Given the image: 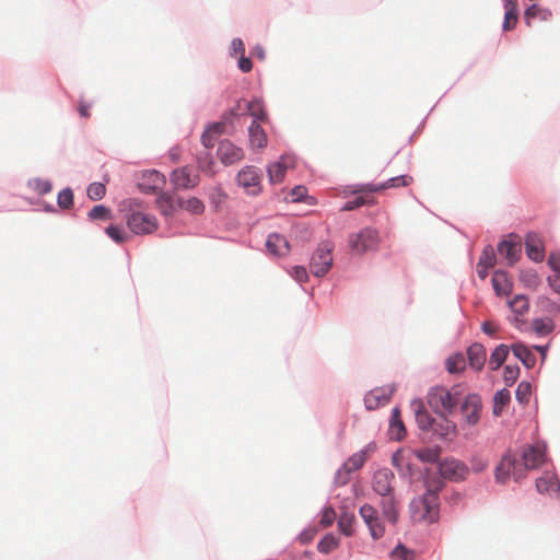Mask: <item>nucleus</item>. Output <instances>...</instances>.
Segmentation results:
<instances>
[{"mask_svg":"<svg viewBox=\"0 0 560 560\" xmlns=\"http://www.w3.org/2000/svg\"><path fill=\"white\" fill-rule=\"evenodd\" d=\"M436 474L445 483L463 482L469 475V466L454 456H445L439 463Z\"/></svg>","mask_w":560,"mask_h":560,"instance_id":"1","label":"nucleus"},{"mask_svg":"<svg viewBox=\"0 0 560 560\" xmlns=\"http://www.w3.org/2000/svg\"><path fill=\"white\" fill-rule=\"evenodd\" d=\"M381 243L378 231L372 226H364L357 233L348 236L350 249L357 254H364L371 250H377Z\"/></svg>","mask_w":560,"mask_h":560,"instance_id":"2","label":"nucleus"},{"mask_svg":"<svg viewBox=\"0 0 560 560\" xmlns=\"http://www.w3.org/2000/svg\"><path fill=\"white\" fill-rule=\"evenodd\" d=\"M332 250L334 245L330 242L319 243L310 260L311 272L314 277L323 278L328 273L332 266Z\"/></svg>","mask_w":560,"mask_h":560,"instance_id":"3","label":"nucleus"},{"mask_svg":"<svg viewBox=\"0 0 560 560\" xmlns=\"http://www.w3.org/2000/svg\"><path fill=\"white\" fill-rule=\"evenodd\" d=\"M428 404L438 416H451L455 412V404L451 394L443 386H433L428 392Z\"/></svg>","mask_w":560,"mask_h":560,"instance_id":"4","label":"nucleus"},{"mask_svg":"<svg viewBox=\"0 0 560 560\" xmlns=\"http://www.w3.org/2000/svg\"><path fill=\"white\" fill-rule=\"evenodd\" d=\"M441 420L435 419V424L429 431L428 435L422 438V443H433L435 441L451 442L458 435L457 424L450 420L448 416H439Z\"/></svg>","mask_w":560,"mask_h":560,"instance_id":"5","label":"nucleus"},{"mask_svg":"<svg viewBox=\"0 0 560 560\" xmlns=\"http://www.w3.org/2000/svg\"><path fill=\"white\" fill-rule=\"evenodd\" d=\"M498 254L506 260L508 267H513L522 256L521 237L515 232L505 234L497 244Z\"/></svg>","mask_w":560,"mask_h":560,"instance_id":"6","label":"nucleus"},{"mask_svg":"<svg viewBox=\"0 0 560 560\" xmlns=\"http://www.w3.org/2000/svg\"><path fill=\"white\" fill-rule=\"evenodd\" d=\"M126 223L128 229L136 235L151 234L159 228V221L155 215L136 210L126 215Z\"/></svg>","mask_w":560,"mask_h":560,"instance_id":"7","label":"nucleus"},{"mask_svg":"<svg viewBox=\"0 0 560 560\" xmlns=\"http://www.w3.org/2000/svg\"><path fill=\"white\" fill-rule=\"evenodd\" d=\"M261 171L253 165L244 166L235 176L236 184L250 196H257L261 192Z\"/></svg>","mask_w":560,"mask_h":560,"instance_id":"8","label":"nucleus"},{"mask_svg":"<svg viewBox=\"0 0 560 560\" xmlns=\"http://www.w3.org/2000/svg\"><path fill=\"white\" fill-rule=\"evenodd\" d=\"M359 515L366 525L373 540L382 538L385 534V526L378 511L370 503H364L359 509Z\"/></svg>","mask_w":560,"mask_h":560,"instance_id":"9","label":"nucleus"},{"mask_svg":"<svg viewBox=\"0 0 560 560\" xmlns=\"http://www.w3.org/2000/svg\"><path fill=\"white\" fill-rule=\"evenodd\" d=\"M395 474L388 467H381L376 469L371 478V488L373 492L380 497H385L395 492L393 481Z\"/></svg>","mask_w":560,"mask_h":560,"instance_id":"10","label":"nucleus"},{"mask_svg":"<svg viewBox=\"0 0 560 560\" xmlns=\"http://www.w3.org/2000/svg\"><path fill=\"white\" fill-rule=\"evenodd\" d=\"M459 409L464 415L465 421L469 427L476 425L480 421L482 410V399L478 393H469L462 401Z\"/></svg>","mask_w":560,"mask_h":560,"instance_id":"11","label":"nucleus"},{"mask_svg":"<svg viewBox=\"0 0 560 560\" xmlns=\"http://www.w3.org/2000/svg\"><path fill=\"white\" fill-rule=\"evenodd\" d=\"M521 460L527 468L538 469L547 462V444L545 441L535 442L525 447Z\"/></svg>","mask_w":560,"mask_h":560,"instance_id":"12","label":"nucleus"},{"mask_svg":"<svg viewBox=\"0 0 560 560\" xmlns=\"http://www.w3.org/2000/svg\"><path fill=\"white\" fill-rule=\"evenodd\" d=\"M166 183L165 175L158 170H145L141 172L138 189L145 195L159 194L158 190Z\"/></svg>","mask_w":560,"mask_h":560,"instance_id":"13","label":"nucleus"},{"mask_svg":"<svg viewBox=\"0 0 560 560\" xmlns=\"http://www.w3.org/2000/svg\"><path fill=\"white\" fill-rule=\"evenodd\" d=\"M411 408L415 412L417 427L420 430L419 439L422 441V438L428 435L435 424V418L427 410L421 398L412 399Z\"/></svg>","mask_w":560,"mask_h":560,"instance_id":"14","label":"nucleus"},{"mask_svg":"<svg viewBox=\"0 0 560 560\" xmlns=\"http://www.w3.org/2000/svg\"><path fill=\"white\" fill-rule=\"evenodd\" d=\"M217 156L224 166H230L244 159V150L229 139H222L218 143Z\"/></svg>","mask_w":560,"mask_h":560,"instance_id":"15","label":"nucleus"},{"mask_svg":"<svg viewBox=\"0 0 560 560\" xmlns=\"http://www.w3.org/2000/svg\"><path fill=\"white\" fill-rule=\"evenodd\" d=\"M420 479L424 487L422 495L440 500V494L446 488V483L436 474H433L430 467L423 468Z\"/></svg>","mask_w":560,"mask_h":560,"instance_id":"16","label":"nucleus"},{"mask_svg":"<svg viewBox=\"0 0 560 560\" xmlns=\"http://www.w3.org/2000/svg\"><path fill=\"white\" fill-rule=\"evenodd\" d=\"M396 390V385L392 384L386 392L384 387H375L364 396V406L366 410H375L380 406L387 404Z\"/></svg>","mask_w":560,"mask_h":560,"instance_id":"17","label":"nucleus"},{"mask_svg":"<svg viewBox=\"0 0 560 560\" xmlns=\"http://www.w3.org/2000/svg\"><path fill=\"white\" fill-rule=\"evenodd\" d=\"M525 253L528 259L534 262H541L545 259V246L539 235L529 231L524 238Z\"/></svg>","mask_w":560,"mask_h":560,"instance_id":"18","label":"nucleus"},{"mask_svg":"<svg viewBox=\"0 0 560 560\" xmlns=\"http://www.w3.org/2000/svg\"><path fill=\"white\" fill-rule=\"evenodd\" d=\"M491 285L494 294L499 298L508 296L512 293L513 281L509 272L504 269H495L492 273Z\"/></svg>","mask_w":560,"mask_h":560,"instance_id":"19","label":"nucleus"},{"mask_svg":"<svg viewBox=\"0 0 560 560\" xmlns=\"http://www.w3.org/2000/svg\"><path fill=\"white\" fill-rule=\"evenodd\" d=\"M422 513L418 516V522H428L429 524H435L440 520V500L420 495Z\"/></svg>","mask_w":560,"mask_h":560,"instance_id":"20","label":"nucleus"},{"mask_svg":"<svg viewBox=\"0 0 560 560\" xmlns=\"http://www.w3.org/2000/svg\"><path fill=\"white\" fill-rule=\"evenodd\" d=\"M267 252L276 257L284 256L290 252V242L280 233L268 234L265 243Z\"/></svg>","mask_w":560,"mask_h":560,"instance_id":"21","label":"nucleus"},{"mask_svg":"<svg viewBox=\"0 0 560 560\" xmlns=\"http://www.w3.org/2000/svg\"><path fill=\"white\" fill-rule=\"evenodd\" d=\"M467 361L470 369L475 372H481L487 361V350L480 342H472L466 351Z\"/></svg>","mask_w":560,"mask_h":560,"instance_id":"22","label":"nucleus"},{"mask_svg":"<svg viewBox=\"0 0 560 560\" xmlns=\"http://www.w3.org/2000/svg\"><path fill=\"white\" fill-rule=\"evenodd\" d=\"M516 456L508 450L501 457L500 463L494 468V480L499 485H505L512 476L511 467L515 466Z\"/></svg>","mask_w":560,"mask_h":560,"instance_id":"23","label":"nucleus"},{"mask_svg":"<svg viewBox=\"0 0 560 560\" xmlns=\"http://www.w3.org/2000/svg\"><path fill=\"white\" fill-rule=\"evenodd\" d=\"M388 435L390 440L396 442H401L407 436V429L398 406H395L390 411Z\"/></svg>","mask_w":560,"mask_h":560,"instance_id":"24","label":"nucleus"},{"mask_svg":"<svg viewBox=\"0 0 560 560\" xmlns=\"http://www.w3.org/2000/svg\"><path fill=\"white\" fill-rule=\"evenodd\" d=\"M535 486L540 494L555 492L557 498L560 497V481L555 472L546 470L536 479Z\"/></svg>","mask_w":560,"mask_h":560,"instance_id":"25","label":"nucleus"},{"mask_svg":"<svg viewBox=\"0 0 560 560\" xmlns=\"http://www.w3.org/2000/svg\"><path fill=\"white\" fill-rule=\"evenodd\" d=\"M380 506L382 509L383 516L392 524L396 525L399 521V510H398V499L396 497V491L387 494L385 497H381Z\"/></svg>","mask_w":560,"mask_h":560,"instance_id":"26","label":"nucleus"},{"mask_svg":"<svg viewBox=\"0 0 560 560\" xmlns=\"http://www.w3.org/2000/svg\"><path fill=\"white\" fill-rule=\"evenodd\" d=\"M510 310L516 315L512 320L513 325L518 329L523 330V320H520L517 316H523L529 310V301L526 294L518 293L513 296L512 300L508 301Z\"/></svg>","mask_w":560,"mask_h":560,"instance_id":"27","label":"nucleus"},{"mask_svg":"<svg viewBox=\"0 0 560 560\" xmlns=\"http://www.w3.org/2000/svg\"><path fill=\"white\" fill-rule=\"evenodd\" d=\"M513 355L523 364L527 370H530L536 364V357L533 353L532 347L524 341H516L511 345Z\"/></svg>","mask_w":560,"mask_h":560,"instance_id":"28","label":"nucleus"},{"mask_svg":"<svg viewBox=\"0 0 560 560\" xmlns=\"http://www.w3.org/2000/svg\"><path fill=\"white\" fill-rule=\"evenodd\" d=\"M390 460H392V465L394 466V468L398 471L400 479H402V480L408 479L411 482L412 478L417 474V468L410 462L404 463L401 448L396 450L392 454Z\"/></svg>","mask_w":560,"mask_h":560,"instance_id":"29","label":"nucleus"},{"mask_svg":"<svg viewBox=\"0 0 560 560\" xmlns=\"http://www.w3.org/2000/svg\"><path fill=\"white\" fill-rule=\"evenodd\" d=\"M287 154H281L277 162H273L267 166V175L271 185L281 183L284 179L285 171L288 168H294V163L287 164Z\"/></svg>","mask_w":560,"mask_h":560,"instance_id":"30","label":"nucleus"},{"mask_svg":"<svg viewBox=\"0 0 560 560\" xmlns=\"http://www.w3.org/2000/svg\"><path fill=\"white\" fill-rule=\"evenodd\" d=\"M442 452L443 448L439 444L412 450L413 456L417 457V459H419L421 463L435 465L436 467L443 458L441 457Z\"/></svg>","mask_w":560,"mask_h":560,"instance_id":"31","label":"nucleus"},{"mask_svg":"<svg viewBox=\"0 0 560 560\" xmlns=\"http://www.w3.org/2000/svg\"><path fill=\"white\" fill-rule=\"evenodd\" d=\"M170 180L174 188L172 190L191 189L197 185V182L191 178V174L187 167L173 170L170 175Z\"/></svg>","mask_w":560,"mask_h":560,"instance_id":"32","label":"nucleus"},{"mask_svg":"<svg viewBox=\"0 0 560 560\" xmlns=\"http://www.w3.org/2000/svg\"><path fill=\"white\" fill-rule=\"evenodd\" d=\"M244 114L252 117L250 124L256 122L260 125V122H264L268 119L265 104L259 97H253L249 102L245 103Z\"/></svg>","mask_w":560,"mask_h":560,"instance_id":"33","label":"nucleus"},{"mask_svg":"<svg viewBox=\"0 0 560 560\" xmlns=\"http://www.w3.org/2000/svg\"><path fill=\"white\" fill-rule=\"evenodd\" d=\"M155 205L158 209L160 210L161 214L165 219H171L175 215L177 212L173 201H172V194L167 190H161L155 198Z\"/></svg>","mask_w":560,"mask_h":560,"instance_id":"34","label":"nucleus"},{"mask_svg":"<svg viewBox=\"0 0 560 560\" xmlns=\"http://www.w3.org/2000/svg\"><path fill=\"white\" fill-rule=\"evenodd\" d=\"M355 523L357 517L354 513L349 512L347 509H342L337 520V527L339 533L345 537L353 536Z\"/></svg>","mask_w":560,"mask_h":560,"instance_id":"35","label":"nucleus"},{"mask_svg":"<svg viewBox=\"0 0 560 560\" xmlns=\"http://www.w3.org/2000/svg\"><path fill=\"white\" fill-rule=\"evenodd\" d=\"M552 16V11L549 8H544L539 3H532L524 10V22L527 26L530 21L539 19L540 21H549Z\"/></svg>","mask_w":560,"mask_h":560,"instance_id":"36","label":"nucleus"},{"mask_svg":"<svg viewBox=\"0 0 560 560\" xmlns=\"http://www.w3.org/2000/svg\"><path fill=\"white\" fill-rule=\"evenodd\" d=\"M248 140L252 149H264L267 147V135L259 124H250L248 126Z\"/></svg>","mask_w":560,"mask_h":560,"instance_id":"37","label":"nucleus"},{"mask_svg":"<svg viewBox=\"0 0 560 560\" xmlns=\"http://www.w3.org/2000/svg\"><path fill=\"white\" fill-rule=\"evenodd\" d=\"M511 351V345H498L490 353L489 369L491 371H498L501 368V365L508 360Z\"/></svg>","mask_w":560,"mask_h":560,"instance_id":"38","label":"nucleus"},{"mask_svg":"<svg viewBox=\"0 0 560 560\" xmlns=\"http://www.w3.org/2000/svg\"><path fill=\"white\" fill-rule=\"evenodd\" d=\"M511 399V392L506 387L498 389L492 397V415L501 417L504 409L510 405Z\"/></svg>","mask_w":560,"mask_h":560,"instance_id":"39","label":"nucleus"},{"mask_svg":"<svg viewBox=\"0 0 560 560\" xmlns=\"http://www.w3.org/2000/svg\"><path fill=\"white\" fill-rule=\"evenodd\" d=\"M445 370L452 375H459L466 370V358L463 352L452 353L445 360Z\"/></svg>","mask_w":560,"mask_h":560,"instance_id":"40","label":"nucleus"},{"mask_svg":"<svg viewBox=\"0 0 560 560\" xmlns=\"http://www.w3.org/2000/svg\"><path fill=\"white\" fill-rule=\"evenodd\" d=\"M556 328V323L551 317H536L532 320V330L538 338L550 335Z\"/></svg>","mask_w":560,"mask_h":560,"instance_id":"41","label":"nucleus"},{"mask_svg":"<svg viewBox=\"0 0 560 560\" xmlns=\"http://www.w3.org/2000/svg\"><path fill=\"white\" fill-rule=\"evenodd\" d=\"M340 538L332 532L326 533L317 542V550L323 555L330 553L339 547Z\"/></svg>","mask_w":560,"mask_h":560,"instance_id":"42","label":"nucleus"},{"mask_svg":"<svg viewBox=\"0 0 560 560\" xmlns=\"http://www.w3.org/2000/svg\"><path fill=\"white\" fill-rule=\"evenodd\" d=\"M113 217L112 209L104 203L94 205L88 212V219L92 222L112 220Z\"/></svg>","mask_w":560,"mask_h":560,"instance_id":"43","label":"nucleus"},{"mask_svg":"<svg viewBox=\"0 0 560 560\" xmlns=\"http://www.w3.org/2000/svg\"><path fill=\"white\" fill-rule=\"evenodd\" d=\"M289 275L291 276L292 279H294L301 287V289L312 295L313 294V288L311 289H307L306 287H304V283L308 281L310 279V276H308V272H307V269L305 266H302V265H295L291 268V270H289Z\"/></svg>","mask_w":560,"mask_h":560,"instance_id":"44","label":"nucleus"},{"mask_svg":"<svg viewBox=\"0 0 560 560\" xmlns=\"http://www.w3.org/2000/svg\"><path fill=\"white\" fill-rule=\"evenodd\" d=\"M291 202H304L308 206H313L316 202V198L314 196L308 195L307 188L304 185H295L291 191Z\"/></svg>","mask_w":560,"mask_h":560,"instance_id":"45","label":"nucleus"},{"mask_svg":"<svg viewBox=\"0 0 560 560\" xmlns=\"http://www.w3.org/2000/svg\"><path fill=\"white\" fill-rule=\"evenodd\" d=\"M104 232L116 244H124L130 240V235L119 224H109Z\"/></svg>","mask_w":560,"mask_h":560,"instance_id":"46","label":"nucleus"},{"mask_svg":"<svg viewBox=\"0 0 560 560\" xmlns=\"http://www.w3.org/2000/svg\"><path fill=\"white\" fill-rule=\"evenodd\" d=\"M26 186L36 191L39 196H45L52 190V182L50 179H44L40 177L30 178Z\"/></svg>","mask_w":560,"mask_h":560,"instance_id":"47","label":"nucleus"},{"mask_svg":"<svg viewBox=\"0 0 560 560\" xmlns=\"http://www.w3.org/2000/svg\"><path fill=\"white\" fill-rule=\"evenodd\" d=\"M533 393V386L528 381H521L515 389V399L522 406H527Z\"/></svg>","mask_w":560,"mask_h":560,"instance_id":"48","label":"nucleus"},{"mask_svg":"<svg viewBox=\"0 0 560 560\" xmlns=\"http://www.w3.org/2000/svg\"><path fill=\"white\" fill-rule=\"evenodd\" d=\"M518 279L527 289L532 290L537 289V287L540 283L539 276L537 271L533 268L521 269Z\"/></svg>","mask_w":560,"mask_h":560,"instance_id":"49","label":"nucleus"},{"mask_svg":"<svg viewBox=\"0 0 560 560\" xmlns=\"http://www.w3.org/2000/svg\"><path fill=\"white\" fill-rule=\"evenodd\" d=\"M294 237L302 244L308 243L313 236V230L308 224L295 223L291 228Z\"/></svg>","mask_w":560,"mask_h":560,"instance_id":"50","label":"nucleus"},{"mask_svg":"<svg viewBox=\"0 0 560 560\" xmlns=\"http://www.w3.org/2000/svg\"><path fill=\"white\" fill-rule=\"evenodd\" d=\"M74 205V192L69 186L62 188L57 195V206L62 210L71 209Z\"/></svg>","mask_w":560,"mask_h":560,"instance_id":"51","label":"nucleus"},{"mask_svg":"<svg viewBox=\"0 0 560 560\" xmlns=\"http://www.w3.org/2000/svg\"><path fill=\"white\" fill-rule=\"evenodd\" d=\"M536 305L545 313L553 315L560 314V304L547 295H539L536 300Z\"/></svg>","mask_w":560,"mask_h":560,"instance_id":"52","label":"nucleus"},{"mask_svg":"<svg viewBox=\"0 0 560 560\" xmlns=\"http://www.w3.org/2000/svg\"><path fill=\"white\" fill-rule=\"evenodd\" d=\"M498 262L497 254L491 244L483 246L479 256L478 266H490L493 267Z\"/></svg>","mask_w":560,"mask_h":560,"instance_id":"53","label":"nucleus"},{"mask_svg":"<svg viewBox=\"0 0 560 560\" xmlns=\"http://www.w3.org/2000/svg\"><path fill=\"white\" fill-rule=\"evenodd\" d=\"M390 557L394 560H413L416 553L412 549L399 541L390 551Z\"/></svg>","mask_w":560,"mask_h":560,"instance_id":"54","label":"nucleus"},{"mask_svg":"<svg viewBox=\"0 0 560 560\" xmlns=\"http://www.w3.org/2000/svg\"><path fill=\"white\" fill-rule=\"evenodd\" d=\"M521 374V368L517 364H506L503 370V382L505 387L513 386Z\"/></svg>","mask_w":560,"mask_h":560,"instance_id":"55","label":"nucleus"},{"mask_svg":"<svg viewBox=\"0 0 560 560\" xmlns=\"http://www.w3.org/2000/svg\"><path fill=\"white\" fill-rule=\"evenodd\" d=\"M106 195V187L101 182H93L86 187V196L93 201L103 199Z\"/></svg>","mask_w":560,"mask_h":560,"instance_id":"56","label":"nucleus"},{"mask_svg":"<svg viewBox=\"0 0 560 560\" xmlns=\"http://www.w3.org/2000/svg\"><path fill=\"white\" fill-rule=\"evenodd\" d=\"M226 198V192L220 186L213 187L209 194L210 205L215 211L220 209L221 205L225 201Z\"/></svg>","mask_w":560,"mask_h":560,"instance_id":"57","label":"nucleus"},{"mask_svg":"<svg viewBox=\"0 0 560 560\" xmlns=\"http://www.w3.org/2000/svg\"><path fill=\"white\" fill-rule=\"evenodd\" d=\"M412 182V177L407 174L397 175L384 180L386 189L407 187Z\"/></svg>","mask_w":560,"mask_h":560,"instance_id":"58","label":"nucleus"},{"mask_svg":"<svg viewBox=\"0 0 560 560\" xmlns=\"http://www.w3.org/2000/svg\"><path fill=\"white\" fill-rule=\"evenodd\" d=\"M320 514H322V517L319 520L320 526L324 528L331 526L336 518L335 509L329 504H325L323 506V509L320 510Z\"/></svg>","mask_w":560,"mask_h":560,"instance_id":"59","label":"nucleus"},{"mask_svg":"<svg viewBox=\"0 0 560 560\" xmlns=\"http://www.w3.org/2000/svg\"><path fill=\"white\" fill-rule=\"evenodd\" d=\"M246 52L245 43L241 37H234L229 46L228 55L230 58H236Z\"/></svg>","mask_w":560,"mask_h":560,"instance_id":"60","label":"nucleus"},{"mask_svg":"<svg viewBox=\"0 0 560 560\" xmlns=\"http://www.w3.org/2000/svg\"><path fill=\"white\" fill-rule=\"evenodd\" d=\"M198 164L202 172H212L215 161L209 151H205L198 155Z\"/></svg>","mask_w":560,"mask_h":560,"instance_id":"61","label":"nucleus"},{"mask_svg":"<svg viewBox=\"0 0 560 560\" xmlns=\"http://www.w3.org/2000/svg\"><path fill=\"white\" fill-rule=\"evenodd\" d=\"M533 469L534 468H527L526 465L516 457L515 466L511 467V474L515 482H521L526 477L527 471Z\"/></svg>","mask_w":560,"mask_h":560,"instance_id":"62","label":"nucleus"},{"mask_svg":"<svg viewBox=\"0 0 560 560\" xmlns=\"http://www.w3.org/2000/svg\"><path fill=\"white\" fill-rule=\"evenodd\" d=\"M185 210L191 214H201L205 211V205L199 198L190 197L186 200Z\"/></svg>","mask_w":560,"mask_h":560,"instance_id":"63","label":"nucleus"},{"mask_svg":"<svg viewBox=\"0 0 560 560\" xmlns=\"http://www.w3.org/2000/svg\"><path fill=\"white\" fill-rule=\"evenodd\" d=\"M205 129L209 131L211 135H213L215 138L229 133L228 127L223 125L220 120L209 121L206 125Z\"/></svg>","mask_w":560,"mask_h":560,"instance_id":"64","label":"nucleus"}]
</instances>
